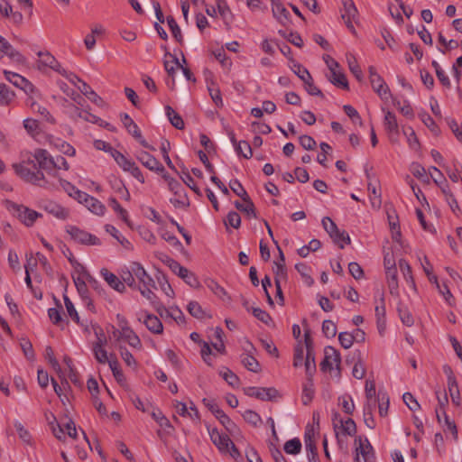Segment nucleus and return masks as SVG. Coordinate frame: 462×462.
<instances>
[{
  "mask_svg": "<svg viewBox=\"0 0 462 462\" xmlns=\"http://www.w3.org/2000/svg\"><path fill=\"white\" fill-rule=\"evenodd\" d=\"M15 173L24 181L46 189H56L55 180L59 177L58 170L68 171L69 164L62 156L55 161L45 149L37 148L33 152L26 154V158L19 163L13 164Z\"/></svg>",
  "mask_w": 462,
  "mask_h": 462,
  "instance_id": "obj_1",
  "label": "nucleus"
},
{
  "mask_svg": "<svg viewBox=\"0 0 462 462\" xmlns=\"http://www.w3.org/2000/svg\"><path fill=\"white\" fill-rule=\"evenodd\" d=\"M166 264L174 273L183 279L184 282L189 286L198 287L199 285V282L194 273L189 271L186 267L180 265V263L174 259L166 257Z\"/></svg>",
  "mask_w": 462,
  "mask_h": 462,
  "instance_id": "obj_2",
  "label": "nucleus"
},
{
  "mask_svg": "<svg viewBox=\"0 0 462 462\" xmlns=\"http://www.w3.org/2000/svg\"><path fill=\"white\" fill-rule=\"evenodd\" d=\"M244 393L249 397H254L261 401H276L281 397L280 393L274 387H246Z\"/></svg>",
  "mask_w": 462,
  "mask_h": 462,
  "instance_id": "obj_3",
  "label": "nucleus"
},
{
  "mask_svg": "<svg viewBox=\"0 0 462 462\" xmlns=\"http://www.w3.org/2000/svg\"><path fill=\"white\" fill-rule=\"evenodd\" d=\"M355 445V457H362L363 459H365V462H375L374 448L367 438L356 437Z\"/></svg>",
  "mask_w": 462,
  "mask_h": 462,
  "instance_id": "obj_4",
  "label": "nucleus"
},
{
  "mask_svg": "<svg viewBox=\"0 0 462 462\" xmlns=\"http://www.w3.org/2000/svg\"><path fill=\"white\" fill-rule=\"evenodd\" d=\"M67 232L71 238L79 244L88 245H99L101 244L98 237L75 226H69Z\"/></svg>",
  "mask_w": 462,
  "mask_h": 462,
  "instance_id": "obj_5",
  "label": "nucleus"
},
{
  "mask_svg": "<svg viewBox=\"0 0 462 462\" xmlns=\"http://www.w3.org/2000/svg\"><path fill=\"white\" fill-rule=\"evenodd\" d=\"M169 189L178 197L170 199L175 208H188L189 206V198L182 185L177 180H170Z\"/></svg>",
  "mask_w": 462,
  "mask_h": 462,
  "instance_id": "obj_6",
  "label": "nucleus"
},
{
  "mask_svg": "<svg viewBox=\"0 0 462 462\" xmlns=\"http://www.w3.org/2000/svg\"><path fill=\"white\" fill-rule=\"evenodd\" d=\"M39 207L48 214L60 220H65L69 217V210L53 200H42Z\"/></svg>",
  "mask_w": 462,
  "mask_h": 462,
  "instance_id": "obj_7",
  "label": "nucleus"
},
{
  "mask_svg": "<svg viewBox=\"0 0 462 462\" xmlns=\"http://www.w3.org/2000/svg\"><path fill=\"white\" fill-rule=\"evenodd\" d=\"M341 363V356L339 352L333 346H328L324 349V359L320 363V369L323 372L330 371L333 368V364L339 369Z\"/></svg>",
  "mask_w": 462,
  "mask_h": 462,
  "instance_id": "obj_8",
  "label": "nucleus"
},
{
  "mask_svg": "<svg viewBox=\"0 0 462 462\" xmlns=\"http://www.w3.org/2000/svg\"><path fill=\"white\" fill-rule=\"evenodd\" d=\"M136 159L147 169L155 172H164L163 165L152 154L145 151H139Z\"/></svg>",
  "mask_w": 462,
  "mask_h": 462,
  "instance_id": "obj_9",
  "label": "nucleus"
},
{
  "mask_svg": "<svg viewBox=\"0 0 462 462\" xmlns=\"http://www.w3.org/2000/svg\"><path fill=\"white\" fill-rule=\"evenodd\" d=\"M40 60L38 61V68L41 69V67H48L52 69L53 70L59 72L60 75H64L66 70L61 68L60 64L57 61L55 57L51 55L50 52H42L39 51L37 53Z\"/></svg>",
  "mask_w": 462,
  "mask_h": 462,
  "instance_id": "obj_10",
  "label": "nucleus"
},
{
  "mask_svg": "<svg viewBox=\"0 0 462 462\" xmlns=\"http://www.w3.org/2000/svg\"><path fill=\"white\" fill-rule=\"evenodd\" d=\"M118 333L117 339H124L131 346L141 349L142 348V342L139 337L135 334V332L129 328L128 326H124L121 328V330H117L114 332Z\"/></svg>",
  "mask_w": 462,
  "mask_h": 462,
  "instance_id": "obj_11",
  "label": "nucleus"
},
{
  "mask_svg": "<svg viewBox=\"0 0 462 462\" xmlns=\"http://www.w3.org/2000/svg\"><path fill=\"white\" fill-rule=\"evenodd\" d=\"M343 5H344V10L341 14V17L345 21L346 27L350 31L354 32L355 28H354L352 22L355 21L357 16V14H358L357 9L352 0H345L343 2Z\"/></svg>",
  "mask_w": 462,
  "mask_h": 462,
  "instance_id": "obj_12",
  "label": "nucleus"
},
{
  "mask_svg": "<svg viewBox=\"0 0 462 462\" xmlns=\"http://www.w3.org/2000/svg\"><path fill=\"white\" fill-rule=\"evenodd\" d=\"M5 79L15 87L24 90V92H32L33 90L32 84L24 77L8 70L4 71Z\"/></svg>",
  "mask_w": 462,
  "mask_h": 462,
  "instance_id": "obj_13",
  "label": "nucleus"
},
{
  "mask_svg": "<svg viewBox=\"0 0 462 462\" xmlns=\"http://www.w3.org/2000/svg\"><path fill=\"white\" fill-rule=\"evenodd\" d=\"M132 271L138 281L143 284V287L156 288L155 282L150 274L144 270L143 265L137 262H134L131 264Z\"/></svg>",
  "mask_w": 462,
  "mask_h": 462,
  "instance_id": "obj_14",
  "label": "nucleus"
},
{
  "mask_svg": "<svg viewBox=\"0 0 462 462\" xmlns=\"http://www.w3.org/2000/svg\"><path fill=\"white\" fill-rule=\"evenodd\" d=\"M16 213L19 219L27 226H32L36 219L42 217L41 213L23 205L16 206Z\"/></svg>",
  "mask_w": 462,
  "mask_h": 462,
  "instance_id": "obj_15",
  "label": "nucleus"
},
{
  "mask_svg": "<svg viewBox=\"0 0 462 462\" xmlns=\"http://www.w3.org/2000/svg\"><path fill=\"white\" fill-rule=\"evenodd\" d=\"M370 82L373 89L378 94V96L383 99L388 100L391 96L389 87L383 80V79L378 75L374 78L370 79Z\"/></svg>",
  "mask_w": 462,
  "mask_h": 462,
  "instance_id": "obj_16",
  "label": "nucleus"
},
{
  "mask_svg": "<svg viewBox=\"0 0 462 462\" xmlns=\"http://www.w3.org/2000/svg\"><path fill=\"white\" fill-rule=\"evenodd\" d=\"M100 273L107 284L118 292H124L125 291V285L124 282L114 273L109 272L107 269L103 268Z\"/></svg>",
  "mask_w": 462,
  "mask_h": 462,
  "instance_id": "obj_17",
  "label": "nucleus"
},
{
  "mask_svg": "<svg viewBox=\"0 0 462 462\" xmlns=\"http://www.w3.org/2000/svg\"><path fill=\"white\" fill-rule=\"evenodd\" d=\"M383 125L385 130L390 134L391 140L393 139V136H397L399 134V125L397 123L396 116L393 112H386L384 116Z\"/></svg>",
  "mask_w": 462,
  "mask_h": 462,
  "instance_id": "obj_18",
  "label": "nucleus"
},
{
  "mask_svg": "<svg viewBox=\"0 0 462 462\" xmlns=\"http://www.w3.org/2000/svg\"><path fill=\"white\" fill-rule=\"evenodd\" d=\"M152 287H138L141 294L145 297L154 307L157 312L162 315V311L164 310L169 314V311L162 306V304L158 300L157 296L151 290Z\"/></svg>",
  "mask_w": 462,
  "mask_h": 462,
  "instance_id": "obj_19",
  "label": "nucleus"
},
{
  "mask_svg": "<svg viewBox=\"0 0 462 462\" xmlns=\"http://www.w3.org/2000/svg\"><path fill=\"white\" fill-rule=\"evenodd\" d=\"M143 323L153 334H162L163 331V325L155 315L145 314Z\"/></svg>",
  "mask_w": 462,
  "mask_h": 462,
  "instance_id": "obj_20",
  "label": "nucleus"
},
{
  "mask_svg": "<svg viewBox=\"0 0 462 462\" xmlns=\"http://www.w3.org/2000/svg\"><path fill=\"white\" fill-rule=\"evenodd\" d=\"M121 121L124 126L126 128L127 132L134 138H141V131L138 125L134 123V121L130 117V116L126 113H122L120 115Z\"/></svg>",
  "mask_w": 462,
  "mask_h": 462,
  "instance_id": "obj_21",
  "label": "nucleus"
},
{
  "mask_svg": "<svg viewBox=\"0 0 462 462\" xmlns=\"http://www.w3.org/2000/svg\"><path fill=\"white\" fill-rule=\"evenodd\" d=\"M304 443L307 454L317 451L315 441V430L313 426L308 425L304 433Z\"/></svg>",
  "mask_w": 462,
  "mask_h": 462,
  "instance_id": "obj_22",
  "label": "nucleus"
},
{
  "mask_svg": "<svg viewBox=\"0 0 462 462\" xmlns=\"http://www.w3.org/2000/svg\"><path fill=\"white\" fill-rule=\"evenodd\" d=\"M330 73L331 75L328 77V79L333 85L346 90L349 88L345 74L337 71V69H333L332 68H330Z\"/></svg>",
  "mask_w": 462,
  "mask_h": 462,
  "instance_id": "obj_23",
  "label": "nucleus"
},
{
  "mask_svg": "<svg viewBox=\"0 0 462 462\" xmlns=\"http://www.w3.org/2000/svg\"><path fill=\"white\" fill-rule=\"evenodd\" d=\"M314 383L313 377H306V383L303 384L302 390V402L308 405L314 397Z\"/></svg>",
  "mask_w": 462,
  "mask_h": 462,
  "instance_id": "obj_24",
  "label": "nucleus"
},
{
  "mask_svg": "<svg viewBox=\"0 0 462 462\" xmlns=\"http://www.w3.org/2000/svg\"><path fill=\"white\" fill-rule=\"evenodd\" d=\"M89 211L92 213L97 215V216H103L106 211L105 205L100 202L97 199L90 196L88 200L86 201V204L84 205Z\"/></svg>",
  "mask_w": 462,
  "mask_h": 462,
  "instance_id": "obj_25",
  "label": "nucleus"
},
{
  "mask_svg": "<svg viewBox=\"0 0 462 462\" xmlns=\"http://www.w3.org/2000/svg\"><path fill=\"white\" fill-rule=\"evenodd\" d=\"M273 16L282 24H286L289 22L290 13L283 6L282 4L277 3L273 5Z\"/></svg>",
  "mask_w": 462,
  "mask_h": 462,
  "instance_id": "obj_26",
  "label": "nucleus"
},
{
  "mask_svg": "<svg viewBox=\"0 0 462 462\" xmlns=\"http://www.w3.org/2000/svg\"><path fill=\"white\" fill-rule=\"evenodd\" d=\"M399 267L406 282L410 283L412 289L416 290V284L412 276L411 267L404 259L399 260Z\"/></svg>",
  "mask_w": 462,
  "mask_h": 462,
  "instance_id": "obj_27",
  "label": "nucleus"
},
{
  "mask_svg": "<svg viewBox=\"0 0 462 462\" xmlns=\"http://www.w3.org/2000/svg\"><path fill=\"white\" fill-rule=\"evenodd\" d=\"M109 183L111 185V188L118 194H121L122 198L125 200H126V201L130 200V199H131L130 193L121 180H118L116 177H113V179H111L109 180Z\"/></svg>",
  "mask_w": 462,
  "mask_h": 462,
  "instance_id": "obj_28",
  "label": "nucleus"
},
{
  "mask_svg": "<svg viewBox=\"0 0 462 462\" xmlns=\"http://www.w3.org/2000/svg\"><path fill=\"white\" fill-rule=\"evenodd\" d=\"M243 201L245 202V205H244L236 200L235 202V207L238 210L245 212L249 217L257 218L255 207H254V204L253 203L252 199H250V197L246 200H243Z\"/></svg>",
  "mask_w": 462,
  "mask_h": 462,
  "instance_id": "obj_29",
  "label": "nucleus"
},
{
  "mask_svg": "<svg viewBox=\"0 0 462 462\" xmlns=\"http://www.w3.org/2000/svg\"><path fill=\"white\" fill-rule=\"evenodd\" d=\"M166 115L171 124L177 129L181 130L184 128V122L181 116L170 106L165 107Z\"/></svg>",
  "mask_w": 462,
  "mask_h": 462,
  "instance_id": "obj_30",
  "label": "nucleus"
},
{
  "mask_svg": "<svg viewBox=\"0 0 462 462\" xmlns=\"http://www.w3.org/2000/svg\"><path fill=\"white\" fill-rule=\"evenodd\" d=\"M51 143L56 149L67 156L73 157L76 155L75 148L70 143L61 139H56Z\"/></svg>",
  "mask_w": 462,
  "mask_h": 462,
  "instance_id": "obj_31",
  "label": "nucleus"
},
{
  "mask_svg": "<svg viewBox=\"0 0 462 462\" xmlns=\"http://www.w3.org/2000/svg\"><path fill=\"white\" fill-rule=\"evenodd\" d=\"M291 70L303 81L305 79H310V74L309 70L304 68L301 64L297 62L293 58H290Z\"/></svg>",
  "mask_w": 462,
  "mask_h": 462,
  "instance_id": "obj_32",
  "label": "nucleus"
},
{
  "mask_svg": "<svg viewBox=\"0 0 462 462\" xmlns=\"http://www.w3.org/2000/svg\"><path fill=\"white\" fill-rule=\"evenodd\" d=\"M187 310L189 313L196 319H203L208 317L206 311L202 309L198 301H190L187 306ZM208 318H210V316H208Z\"/></svg>",
  "mask_w": 462,
  "mask_h": 462,
  "instance_id": "obj_33",
  "label": "nucleus"
},
{
  "mask_svg": "<svg viewBox=\"0 0 462 462\" xmlns=\"http://www.w3.org/2000/svg\"><path fill=\"white\" fill-rule=\"evenodd\" d=\"M241 362L244 366L251 372L258 373L261 370L259 362L252 355H242Z\"/></svg>",
  "mask_w": 462,
  "mask_h": 462,
  "instance_id": "obj_34",
  "label": "nucleus"
},
{
  "mask_svg": "<svg viewBox=\"0 0 462 462\" xmlns=\"http://www.w3.org/2000/svg\"><path fill=\"white\" fill-rule=\"evenodd\" d=\"M304 365L306 371V377H313L317 370L314 351H308V353H306Z\"/></svg>",
  "mask_w": 462,
  "mask_h": 462,
  "instance_id": "obj_35",
  "label": "nucleus"
},
{
  "mask_svg": "<svg viewBox=\"0 0 462 462\" xmlns=\"http://www.w3.org/2000/svg\"><path fill=\"white\" fill-rule=\"evenodd\" d=\"M388 287L391 294H395L398 291V280H397V268H392L385 271Z\"/></svg>",
  "mask_w": 462,
  "mask_h": 462,
  "instance_id": "obj_36",
  "label": "nucleus"
},
{
  "mask_svg": "<svg viewBox=\"0 0 462 462\" xmlns=\"http://www.w3.org/2000/svg\"><path fill=\"white\" fill-rule=\"evenodd\" d=\"M339 434H344L346 436H355L356 434V422L348 418L344 420L341 426L338 428Z\"/></svg>",
  "mask_w": 462,
  "mask_h": 462,
  "instance_id": "obj_37",
  "label": "nucleus"
},
{
  "mask_svg": "<svg viewBox=\"0 0 462 462\" xmlns=\"http://www.w3.org/2000/svg\"><path fill=\"white\" fill-rule=\"evenodd\" d=\"M108 205L111 207L115 212L117 213L119 217L127 225H129V218L127 211L121 207L118 201L115 198H110L108 200Z\"/></svg>",
  "mask_w": 462,
  "mask_h": 462,
  "instance_id": "obj_38",
  "label": "nucleus"
},
{
  "mask_svg": "<svg viewBox=\"0 0 462 462\" xmlns=\"http://www.w3.org/2000/svg\"><path fill=\"white\" fill-rule=\"evenodd\" d=\"M112 157L115 159L116 163L125 171H127L130 167H133L134 162L128 160L119 151H112Z\"/></svg>",
  "mask_w": 462,
  "mask_h": 462,
  "instance_id": "obj_39",
  "label": "nucleus"
},
{
  "mask_svg": "<svg viewBox=\"0 0 462 462\" xmlns=\"http://www.w3.org/2000/svg\"><path fill=\"white\" fill-rule=\"evenodd\" d=\"M347 64L350 71L356 77L358 81H361L363 79V73L360 66L358 65L356 58L352 54L346 55Z\"/></svg>",
  "mask_w": 462,
  "mask_h": 462,
  "instance_id": "obj_40",
  "label": "nucleus"
},
{
  "mask_svg": "<svg viewBox=\"0 0 462 462\" xmlns=\"http://www.w3.org/2000/svg\"><path fill=\"white\" fill-rule=\"evenodd\" d=\"M284 451L290 455H297L301 450V442L298 438L291 439L285 442Z\"/></svg>",
  "mask_w": 462,
  "mask_h": 462,
  "instance_id": "obj_41",
  "label": "nucleus"
},
{
  "mask_svg": "<svg viewBox=\"0 0 462 462\" xmlns=\"http://www.w3.org/2000/svg\"><path fill=\"white\" fill-rule=\"evenodd\" d=\"M167 23H168V26H169L171 33H172V36L175 38V40L179 43H182L183 37H182V34H181L180 28L179 27V25L176 23L175 19L171 15H169L167 17Z\"/></svg>",
  "mask_w": 462,
  "mask_h": 462,
  "instance_id": "obj_42",
  "label": "nucleus"
},
{
  "mask_svg": "<svg viewBox=\"0 0 462 462\" xmlns=\"http://www.w3.org/2000/svg\"><path fill=\"white\" fill-rule=\"evenodd\" d=\"M105 229L107 233H109L112 236H114L124 247L130 248L131 243L122 236L119 231L112 225H106Z\"/></svg>",
  "mask_w": 462,
  "mask_h": 462,
  "instance_id": "obj_43",
  "label": "nucleus"
},
{
  "mask_svg": "<svg viewBox=\"0 0 462 462\" xmlns=\"http://www.w3.org/2000/svg\"><path fill=\"white\" fill-rule=\"evenodd\" d=\"M421 121L424 125L435 134L439 135L440 134V129L438 125L435 123L433 118L427 113H421L419 115Z\"/></svg>",
  "mask_w": 462,
  "mask_h": 462,
  "instance_id": "obj_44",
  "label": "nucleus"
},
{
  "mask_svg": "<svg viewBox=\"0 0 462 462\" xmlns=\"http://www.w3.org/2000/svg\"><path fill=\"white\" fill-rule=\"evenodd\" d=\"M14 97V93L5 84H0V106H7Z\"/></svg>",
  "mask_w": 462,
  "mask_h": 462,
  "instance_id": "obj_45",
  "label": "nucleus"
},
{
  "mask_svg": "<svg viewBox=\"0 0 462 462\" xmlns=\"http://www.w3.org/2000/svg\"><path fill=\"white\" fill-rule=\"evenodd\" d=\"M330 237L333 240V242L338 245V246L341 249L345 247V244L348 245L351 242L348 234L344 230L340 231L339 229H337V231L335 233V236L333 235Z\"/></svg>",
  "mask_w": 462,
  "mask_h": 462,
  "instance_id": "obj_46",
  "label": "nucleus"
},
{
  "mask_svg": "<svg viewBox=\"0 0 462 462\" xmlns=\"http://www.w3.org/2000/svg\"><path fill=\"white\" fill-rule=\"evenodd\" d=\"M63 300H64V303H65V307H66V310H67V312H68V315L71 318V319L73 321H75L77 324H80V320H79V313L78 311L76 310L75 307H74V304L72 303V301L70 300V299L66 295L64 294L63 295Z\"/></svg>",
  "mask_w": 462,
  "mask_h": 462,
  "instance_id": "obj_47",
  "label": "nucleus"
},
{
  "mask_svg": "<svg viewBox=\"0 0 462 462\" xmlns=\"http://www.w3.org/2000/svg\"><path fill=\"white\" fill-rule=\"evenodd\" d=\"M220 375L232 387L237 388L240 384L239 377L229 368H226L225 372H221Z\"/></svg>",
  "mask_w": 462,
  "mask_h": 462,
  "instance_id": "obj_48",
  "label": "nucleus"
},
{
  "mask_svg": "<svg viewBox=\"0 0 462 462\" xmlns=\"http://www.w3.org/2000/svg\"><path fill=\"white\" fill-rule=\"evenodd\" d=\"M373 406L374 403H367L364 408V421L369 429H374L376 425L373 416Z\"/></svg>",
  "mask_w": 462,
  "mask_h": 462,
  "instance_id": "obj_49",
  "label": "nucleus"
},
{
  "mask_svg": "<svg viewBox=\"0 0 462 462\" xmlns=\"http://www.w3.org/2000/svg\"><path fill=\"white\" fill-rule=\"evenodd\" d=\"M212 442L217 447L220 451H226L232 441L227 434H219Z\"/></svg>",
  "mask_w": 462,
  "mask_h": 462,
  "instance_id": "obj_50",
  "label": "nucleus"
},
{
  "mask_svg": "<svg viewBox=\"0 0 462 462\" xmlns=\"http://www.w3.org/2000/svg\"><path fill=\"white\" fill-rule=\"evenodd\" d=\"M229 187L232 189V191L240 197L243 200H246L249 196L245 189V188L242 186L240 181L238 180H233L229 182Z\"/></svg>",
  "mask_w": 462,
  "mask_h": 462,
  "instance_id": "obj_51",
  "label": "nucleus"
},
{
  "mask_svg": "<svg viewBox=\"0 0 462 462\" xmlns=\"http://www.w3.org/2000/svg\"><path fill=\"white\" fill-rule=\"evenodd\" d=\"M252 313L257 319L267 326H271L273 324V319L267 311L260 308H252Z\"/></svg>",
  "mask_w": 462,
  "mask_h": 462,
  "instance_id": "obj_52",
  "label": "nucleus"
},
{
  "mask_svg": "<svg viewBox=\"0 0 462 462\" xmlns=\"http://www.w3.org/2000/svg\"><path fill=\"white\" fill-rule=\"evenodd\" d=\"M243 418L246 422L250 423L254 427H257L258 425H260L262 423L261 416L257 412H255L254 411H252V410H246L243 413Z\"/></svg>",
  "mask_w": 462,
  "mask_h": 462,
  "instance_id": "obj_53",
  "label": "nucleus"
},
{
  "mask_svg": "<svg viewBox=\"0 0 462 462\" xmlns=\"http://www.w3.org/2000/svg\"><path fill=\"white\" fill-rule=\"evenodd\" d=\"M339 405H341L342 410L346 414L351 415L354 412L355 410V404L354 402L349 395H344L338 398Z\"/></svg>",
  "mask_w": 462,
  "mask_h": 462,
  "instance_id": "obj_54",
  "label": "nucleus"
},
{
  "mask_svg": "<svg viewBox=\"0 0 462 462\" xmlns=\"http://www.w3.org/2000/svg\"><path fill=\"white\" fill-rule=\"evenodd\" d=\"M378 402H379V414L382 417L387 415L388 408H389V397L385 393L379 392L378 394Z\"/></svg>",
  "mask_w": 462,
  "mask_h": 462,
  "instance_id": "obj_55",
  "label": "nucleus"
},
{
  "mask_svg": "<svg viewBox=\"0 0 462 462\" xmlns=\"http://www.w3.org/2000/svg\"><path fill=\"white\" fill-rule=\"evenodd\" d=\"M448 388L452 402L456 405H458L460 402V395L457 380H451L448 382Z\"/></svg>",
  "mask_w": 462,
  "mask_h": 462,
  "instance_id": "obj_56",
  "label": "nucleus"
},
{
  "mask_svg": "<svg viewBox=\"0 0 462 462\" xmlns=\"http://www.w3.org/2000/svg\"><path fill=\"white\" fill-rule=\"evenodd\" d=\"M91 328L97 337V342L93 346H104L106 344V337L103 328L97 324H92Z\"/></svg>",
  "mask_w": 462,
  "mask_h": 462,
  "instance_id": "obj_57",
  "label": "nucleus"
},
{
  "mask_svg": "<svg viewBox=\"0 0 462 462\" xmlns=\"http://www.w3.org/2000/svg\"><path fill=\"white\" fill-rule=\"evenodd\" d=\"M4 53L18 64H23L26 60L25 57L17 50H15L11 44L10 49L5 50Z\"/></svg>",
  "mask_w": 462,
  "mask_h": 462,
  "instance_id": "obj_58",
  "label": "nucleus"
},
{
  "mask_svg": "<svg viewBox=\"0 0 462 462\" xmlns=\"http://www.w3.org/2000/svg\"><path fill=\"white\" fill-rule=\"evenodd\" d=\"M322 332L325 337L331 338L337 335V326L329 319L324 320L322 323Z\"/></svg>",
  "mask_w": 462,
  "mask_h": 462,
  "instance_id": "obj_59",
  "label": "nucleus"
},
{
  "mask_svg": "<svg viewBox=\"0 0 462 462\" xmlns=\"http://www.w3.org/2000/svg\"><path fill=\"white\" fill-rule=\"evenodd\" d=\"M303 83H304V88L306 89V91L311 95V96H319L321 98H324V94L322 93V91L315 86L314 82H313V79L312 77L310 76V80H303Z\"/></svg>",
  "mask_w": 462,
  "mask_h": 462,
  "instance_id": "obj_60",
  "label": "nucleus"
},
{
  "mask_svg": "<svg viewBox=\"0 0 462 462\" xmlns=\"http://www.w3.org/2000/svg\"><path fill=\"white\" fill-rule=\"evenodd\" d=\"M226 226H230L236 229L240 227L241 225V217L236 211H230L227 214L226 219L225 220Z\"/></svg>",
  "mask_w": 462,
  "mask_h": 462,
  "instance_id": "obj_61",
  "label": "nucleus"
},
{
  "mask_svg": "<svg viewBox=\"0 0 462 462\" xmlns=\"http://www.w3.org/2000/svg\"><path fill=\"white\" fill-rule=\"evenodd\" d=\"M23 127L29 134L34 136L39 134V123L35 119L27 118L23 121Z\"/></svg>",
  "mask_w": 462,
  "mask_h": 462,
  "instance_id": "obj_62",
  "label": "nucleus"
},
{
  "mask_svg": "<svg viewBox=\"0 0 462 462\" xmlns=\"http://www.w3.org/2000/svg\"><path fill=\"white\" fill-rule=\"evenodd\" d=\"M398 312H399L400 319L404 325H406L408 327H411L413 325V323H414L413 317L406 308H402L401 306L398 307Z\"/></svg>",
  "mask_w": 462,
  "mask_h": 462,
  "instance_id": "obj_63",
  "label": "nucleus"
},
{
  "mask_svg": "<svg viewBox=\"0 0 462 462\" xmlns=\"http://www.w3.org/2000/svg\"><path fill=\"white\" fill-rule=\"evenodd\" d=\"M73 281H74L75 286H76L77 291L79 293L80 297L82 299L88 298V290L85 281L82 278H80L79 276L73 277Z\"/></svg>",
  "mask_w": 462,
  "mask_h": 462,
  "instance_id": "obj_64",
  "label": "nucleus"
}]
</instances>
